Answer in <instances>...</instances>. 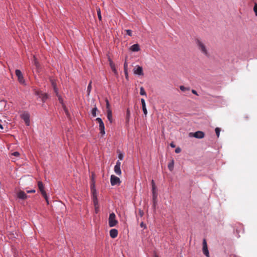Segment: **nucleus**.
Here are the masks:
<instances>
[{
  "label": "nucleus",
  "instance_id": "51",
  "mask_svg": "<svg viewBox=\"0 0 257 257\" xmlns=\"http://www.w3.org/2000/svg\"><path fill=\"white\" fill-rule=\"evenodd\" d=\"M59 100L60 101V102L62 101V98L60 97H59Z\"/></svg>",
  "mask_w": 257,
  "mask_h": 257
},
{
  "label": "nucleus",
  "instance_id": "35",
  "mask_svg": "<svg viewBox=\"0 0 257 257\" xmlns=\"http://www.w3.org/2000/svg\"><path fill=\"white\" fill-rule=\"evenodd\" d=\"M42 195L44 197L45 199L46 200L47 204H49V200H48V196L47 195L46 193H45V195Z\"/></svg>",
  "mask_w": 257,
  "mask_h": 257
},
{
  "label": "nucleus",
  "instance_id": "45",
  "mask_svg": "<svg viewBox=\"0 0 257 257\" xmlns=\"http://www.w3.org/2000/svg\"><path fill=\"white\" fill-rule=\"evenodd\" d=\"M36 192L35 190L34 189H33V190H27V192L28 193H35Z\"/></svg>",
  "mask_w": 257,
  "mask_h": 257
},
{
  "label": "nucleus",
  "instance_id": "43",
  "mask_svg": "<svg viewBox=\"0 0 257 257\" xmlns=\"http://www.w3.org/2000/svg\"><path fill=\"white\" fill-rule=\"evenodd\" d=\"M100 134L101 137H102L105 134L104 130H100Z\"/></svg>",
  "mask_w": 257,
  "mask_h": 257
},
{
  "label": "nucleus",
  "instance_id": "9",
  "mask_svg": "<svg viewBox=\"0 0 257 257\" xmlns=\"http://www.w3.org/2000/svg\"><path fill=\"white\" fill-rule=\"evenodd\" d=\"M203 253L207 256L209 257V253L207 248V242L205 239H204L203 240V248H202Z\"/></svg>",
  "mask_w": 257,
  "mask_h": 257
},
{
  "label": "nucleus",
  "instance_id": "21",
  "mask_svg": "<svg viewBox=\"0 0 257 257\" xmlns=\"http://www.w3.org/2000/svg\"><path fill=\"white\" fill-rule=\"evenodd\" d=\"M153 193V206L155 207L156 204L157 203V193L156 191H152Z\"/></svg>",
  "mask_w": 257,
  "mask_h": 257
},
{
  "label": "nucleus",
  "instance_id": "42",
  "mask_svg": "<svg viewBox=\"0 0 257 257\" xmlns=\"http://www.w3.org/2000/svg\"><path fill=\"white\" fill-rule=\"evenodd\" d=\"M215 130V133H216V136L218 138L219 136V133H220V130Z\"/></svg>",
  "mask_w": 257,
  "mask_h": 257
},
{
  "label": "nucleus",
  "instance_id": "1",
  "mask_svg": "<svg viewBox=\"0 0 257 257\" xmlns=\"http://www.w3.org/2000/svg\"><path fill=\"white\" fill-rule=\"evenodd\" d=\"M196 43L199 49L201 51V52L203 53L205 56H208L209 54L205 45L198 39L196 40Z\"/></svg>",
  "mask_w": 257,
  "mask_h": 257
},
{
  "label": "nucleus",
  "instance_id": "18",
  "mask_svg": "<svg viewBox=\"0 0 257 257\" xmlns=\"http://www.w3.org/2000/svg\"><path fill=\"white\" fill-rule=\"evenodd\" d=\"M141 103L142 104V108L144 113L146 115L147 114V110L146 106V103L144 98L141 99Z\"/></svg>",
  "mask_w": 257,
  "mask_h": 257
},
{
  "label": "nucleus",
  "instance_id": "44",
  "mask_svg": "<svg viewBox=\"0 0 257 257\" xmlns=\"http://www.w3.org/2000/svg\"><path fill=\"white\" fill-rule=\"evenodd\" d=\"M118 158H119L120 160H122L123 159V154H121V153H120V154H119L118 155Z\"/></svg>",
  "mask_w": 257,
  "mask_h": 257
},
{
  "label": "nucleus",
  "instance_id": "34",
  "mask_svg": "<svg viewBox=\"0 0 257 257\" xmlns=\"http://www.w3.org/2000/svg\"><path fill=\"white\" fill-rule=\"evenodd\" d=\"M253 11L255 13V16H257V4H255L254 6Z\"/></svg>",
  "mask_w": 257,
  "mask_h": 257
},
{
  "label": "nucleus",
  "instance_id": "32",
  "mask_svg": "<svg viewBox=\"0 0 257 257\" xmlns=\"http://www.w3.org/2000/svg\"><path fill=\"white\" fill-rule=\"evenodd\" d=\"M151 184H152V191H156V187L155 182L153 180H152Z\"/></svg>",
  "mask_w": 257,
  "mask_h": 257
},
{
  "label": "nucleus",
  "instance_id": "15",
  "mask_svg": "<svg viewBox=\"0 0 257 257\" xmlns=\"http://www.w3.org/2000/svg\"><path fill=\"white\" fill-rule=\"evenodd\" d=\"M130 50L133 52H138L140 50V47L138 44L133 45L130 47Z\"/></svg>",
  "mask_w": 257,
  "mask_h": 257
},
{
  "label": "nucleus",
  "instance_id": "11",
  "mask_svg": "<svg viewBox=\"0 0 257 257\" xmlns=\"http://www.w3.org/2000/svg\"><path fill=\"white\" fill-rule=\"evenodd\" d=\"M38 188L40 190L42 195H45L46 193V192L44 190V186L43 185L42 182H41L40 181L38 182Z\"/></svg>",
  "mask_w": 257,
  "mask_h": 257
},
{
  "label": "nucleus",
  "instance_id": "30",
  "mask_svg": "<svg viewBox=\"0 0 257 257\" xmlns=\"http://www.w3.org/2000/svg\"><path fill=\"white\" fill-rule=\"evenodd\" d=\"M180 89L182 91H185L186 90L189 91L190 90V88L189 87H185V86L181 85L180 86Z\"/></svg>",
  "mask_w": 257,
  "mask_h": 257
},
{
  "label": "nucleus",
  "instance_id": "40",
  "mask_svg": "<svg viewBox=\"0 0 257 257\" xmlns=\"http://www.w3.org/2000/svg\"><path fill=\"white\" fill-rule=\"evenodd\" d=\"M175 153H176L178 154V153H180V152H181V149H180L179 147H178V148H177L175 149Z\"/></svg>",
  "mask_w": 257,
  "mask_h": 257
},
{
  "label": "nucleus",
  "instance_id": "41",
  "mask_svg": "<svg viewBox=\"0 0 257 257\" xmlns=\"http://www.w3.org/2000/svg\"><path fill=\"white\" fill-rule=\"evenodd\" d=\"M51 83L53 88H54V87H57L56 83L54 80H51Z\"/></svg>",
  "mask_w": 257,
  "mask_h": 257
},
{
  "label": "nucleus",
  "instance_id": "5",
  "mask_svg": "<svg viewBox=\"0 0 257 257\" xmlns=\"http://www.w3.org/2000/svg\"><path fill=\"white\" fill-rule=\"evenodd\" d=\"M21 117L25 121L27 126L30 125V114L27 112H25L21 114Z\"/></svg>",
  "mask_w": 257,
  "mask_h": 257
},
{
  "label": "nucleus",
  "instance_id": "53",
  "mask_svg": "<svg viewBox=\"0 0 257 257\" xmlns=\"http://www.w3.org/2000/svg\"><path fill=\"white\" fill-rule=\"evenodd\" d=\"M155 257H158V255H155Z\"/></svg>",
  "mask_w": 257,
  "mask_h": 257
},
{
  "label": "nucleus",
  "instance_id": "4",
  "mask_svg": "<svg viewBox=\"0 0 257 257\" xmlns=\"http://www.w3.org/2000/svg\"><path fill=\"white\" fill-rule=\"evenodd\" d=\"M16 75L18 77V79L20 83L23 85H26L25 80L20 70H16Z\"/></svg>",
  "mask_w": 257,
  "mask_h": 257
},
{
  "label": "nucleus",
  "instance_id": "50",
  "mask_svg": "<svg viewBox=\"0 0 257 257\" xmlns=\"http://www.w3.org/2000/svg\"><path fill=\"white\" fill-rule=\"evenodd\" d=\"M108 61H109V64H110L111 62H113L112 61V60L110 58H108Z\"/></svg>",
  "mask_w": 257,
  "mask_h": 257
},
{
  "label": "nucleus",
  "instance_id": "29",
  "mask_svg": "<svg viewBox=\"0 0 257 257\" xmlns=\"http://www.w3.org/2000/svg\"><path fill=\"white\" fill-rule=\"evenodd\" d=\"M105 102H106V108L107 111H108V110H111V109L110 108V104H109V101L107 98L105 99Z\"/></svg>",
  "mask_w": 257,
  "mask_h": 257
},
{
  "label": "nucleus",
  "instance_id": "25",
  "mask_svg": "<svg viewBox=\"0 0 257 257\" xmlns=\"http://www.w3.org/2000/svg\"><path fill=\"white\" fill-rule=\"evenodd\" d=\"M91 84H92V81H90L89 83V84H88V85L87 89V95H89L90 93L91 90V89H92Z\"/></svg>",
  "mask_w": 257,
  "mask_h": 257
},
{
  "label": "nucleus",
  "instance_id": "7",
  "mask_svg": "<svg viewBox=\"0 0 257 257\" xmlns=\"http://www.w3.org/2000/svg\"><path fill=\"white\" fill-rule=\"evenodd\" d=\"M121 162L119 161H117L116 163V165L114 168V171L116 175L120 176L121 174V171L120 169Z\"/></svg>",
  "mask_w": 257,
  "mask_h": 257
},
{
  "label": "nucleus",
  "instance_id": "20",
  "mask_svg": "<svg viewBox=\"0 0 257 257\" xmlns=\"http://www.w3.org/2000/svg\"><path fill=\"white\" fill-rule=\"evenodd\" d=\"M92 200L93 202V204L94 206H99L98 205V201L97 198V194H92Z\"/></svg>",
  "mask_w": 257,
  "mask_h": 257
},
{
  "label": "nucleus",
  "instance_id": "48",
  "mask_svg": "<svg viewBox=\"0 0 257 257\" xmlns=\"http://www.w3.org/2000/svg\"><path fill=\"white\" fill-rule=\"evenodd\" d=\"M191 91H192L193 94H194L195 95H198L197 91L195 90L192 89Z\"/></svg>",
  "mask_w": 257,
  "mask_h": 257
},
{
  "label": "nucleus",
  "instance_id": "6",
  "mask_svg": "<svg viewBox=\"0 0 257 257\" xmlns=\"http://www.w3.org/2000/svg\"><path fill=\"white\" fill-rule=\"evenodd\" d=\"M110 183L112 186L115 185H119L120 183V181L118 177L112 175L110 177Z\"/></svg>",
  "mask_w": 257,
  "mask_h": 257
},
{
  "label": "nucleus",
  "instance_id": "38",
  "mask_svg": "<svg viewBox=\"0 0 257 257\" xmlns=\"http://www.w3.org/2000/svg\"><path fill=\"white\" fill-rule=\"evenodd\" d=\"M53 89H54V91L55 92V93L56 94L57 96H58V89L57 88V87H54V88H53Z\"/></svg>",
  "mask_w": 257,
  "mask_h": 257
},
{
  "label": "nucleus",
  "instance_id": "39",
  "mask_svg": "<svg viewBox=\"0 0 257 257\" xmlns=\"http://www.w3.org/2000/svg\"><path fill=\"white\" fill-rule=\"evenodd\" d=\"M124 75H125V78L128 80V71H124Z\"/></svg>",
  "mask_w": 257,
  "mask_h": 257
},
{
  "label": "nucleus",
  "instance_id": "12",
  "mask_svg": "<svg viewBox=\"0 0 257 257\" xmlns=\"http://www.w3.org/2000/svg\"><path fill=\"white\" fill-rule=\"evenodd\" d=\"M17 197L21 199L25 200L27 199V195L24 191L20 190L17 193Z\"/></svg>",
  "mask_w": 257,
  "mask_h": 257
},
{
  "label": "nucleus",
  "instance_id": "14",
  "mask_svg": "<svg viewBox=\"0 0 257 257\" xmlns=\"http://www.w3.org/2000/svg\"><path fill=\"white\" fill-rule=\"evenodd\" d=\"M110 236L111 238H114L118 235V231L116 229H112L109 231Z\"/></svg>",
  "mask_w": 257,
  "mask_h": 257
},
{
  "label": "nucleus",
  "instance_id": "47",
  "mask_svg": "<svg viewBox=\"0 0 257 257\" xmlns=\"http://www.w3.org/2000/svg\"><path fill=\"white\" fill-rule=\"evenodd\" d=\"M140 226L141 227H144V228H146V225L145 223H144V222H141V223L140 224Z\"/></svg>",
  "mask_w": 257,
  "mask_h": 257
},
{
  "label": "nucleus",
  "instance_id": "28",
  "mask_svg": "<svg viewBox=\"0 0 257 257\" xmlns=\"http://www.w3.org/2000/svg\"><path fill=\"white\" fill-rule=\"evenodd\" d=\"M140 94L141 95H145V96H147V94H146V92L144 88L143 87H141L140 88Z\"/></svg>",
  "mask_w": 257,
  "mask_h": 257
},
{
  "label": "nucleus",
  "instance_id": "10",
  "mask_svg": "<svg viewBox=\"0 0 257 257\" xmlns=\"http://www.w3.org/2000/svg\"><path fill=\"white\" fill-rule=\"evenodd\" d=\"M134 73L139 75H143L144 73L142 67L137 65L134 69Z\"/></svg>",
  "mask_w": 257,
  "mask_h": 257
},
{
  "label": "nucleus",
  "instance_id": "3",
  "mask_svg": "<svg viewBox=\"0 0 257 257\" xmlns=\"http://www.w3.org/2000/svg\"><path fill=\"white\" fill-rule=\"evenodd\" d=\"M35 94L39 98H41L43 102H45L48 98V94L47 93H43L42 91L36 90L35 91Z\"/></svg>",
  "mask_w": 257,
  "mask_h": 257
},
{
  "label": "nucleus",
  "instance_id": "37",
  "mask_svg": "<svg viewBox=\"0 0 257 257\" xmlns=\"http://www.w3.org/2000/svg\"><path fill=\"white\" fill-rule=\"evenodd\" d=\"M12 155L15 156V157H19L20 153L18 152H15L12 154Z\"/></svg>",
  "mask_w": 257,
  "mask_h": 257
},
{
  "label": "nucleus",
  "instance_id": "49",
  "mask_svg": "<svg viewBox=\"0 0 257 257\" xmlns=\"http://www.w3.org/2000/svg\"><path fill=\"white\" fill-rule=\"evenodd\" d=\"M170 146L172 147V148H175V145L173 143H171L170 144Z\"/></svg>",
  "mask_w": 257,
  "mask_h": 257
},
{
  "label": "nucleus",
  "instance_id": "31",
  "mask_svg": "<svg viewBox=\"0 0 257 257\" xmlns=\"http://www.w3.org/2000/svg\"><path fill=\"white\" fill-rule=\"evenodd\" d=\"M0 105H1L2 106L5 107L6 105V101L4 100H0ZM2 109V108H0V110H1Z\"/></svg>",
  "mask_w": 257,
  "mask_h": 257
},
{
  "label": "nucleus",
  "instance_id": "52",
  "mask_svg": "<svg viewBox=\"0 0 257 257\" xmlns=\"http://www.w3.org/2000/svg\"><path fill=\"white\" fill-rule=\"evenodd\" d=\"M0 128H3V125L0 123Z\"/></svg>",
  "mask_w": 257,
  "mask_h": 257
},
{
  "label": "nucleus",
  "instance_id": "26",
  "mask_svg": "<svg viewBox=\"0 0 257 257\" xmlns=\"http://www.w3.org/2000/svg\"><path fill=\"white\" fill-rule=\"evenodd\" d=\"M131 115V112L129 108H127L126 110V122L127 123Z\"/></svg>",
  "mask_w": 257,
  "mask_h": 257
},
{
  "label": "nucleus",
  "instance_id": "22",
  "mask_svg": "<svg viewBox=\"0 0 257 257\" xmlns=\"http://www.w3.org/2000/svg\"><path fill=\"white\" fill-rule=\"evenodd\" d=\"M109 65L113 72L114 73L115 75H117L118 74V73L115 68L114 63L113 62H111Z\"/></svg>",
  "mask_w": 257,
  "mask_h": 257
},
{
  "label": "nucleus",
  "instance_id": "13",
  "mask_svg": "<svg viewBox=\"0 0 257 257\" xmlns=\"http://www.w3.org/2000/svg\"><path fill=\"white\" fill-rule=\"evenodd\" d=\"M90 188L92 195L97 194L96 189L95 187V182L93 178H92V183L90 185Z\"/></svg>",
  "mask_w": 257,
  "mask_h": 257
},
{
  "label": "nucleus",
  "instance_id": "2",
  "mask_svg": "<svg viewBox=\"0 0 257 257\" xmlns=\"http://www.w3.org/2000/svg\"><path fill=\"white\" fill-rule=\"evenodd\" d=\"M118 221L116 219L115 214L112 212L109 214L108 218V224L110 227H113L116 225Z\"/></svg>",
  "mask_w": 257,
  "mask_h": 257
},
{
  "label": "nucleus",
  "instance_id": "17",
  "mask_svg": "<svg viewBox=\"0 0 257 257\" xmlns=\"http://www.w3.org/2000/svg\"><path fill=\"white\" fill-rule=\"evenodd\" d=\"M107 118L108 120L109 121V123H112L113 119L111 110H108V111H107Z\"/></svg>",
  "mask_w": 257,
  "mask_h": 257
},
{
  "label": "nucleus",
  "instance_id": "27",
  "mask_svg": "<svg viewBox=\"0 0 257 257\" xmlns=\"http://www.w3.org/2000/svg\"><path fill=\"white\" fill-rule=\"evenodd\" d=\"M96 11H97V14L99 20V21H101L102 17H101V11H100V8H97L96 9Z\"/></svg>",
  "mask_w": 257,
  "mask_h": 257
},
{
  "label": "nucleus",
  "instance_id": "33",
  "mask_svg": "<svg viewBox=\"0 0 257 257\" xmlns=\"http://www.w3.org/2000/svg\"><path fill=\"white\" fill-rule=\"evenodd\" d=\"M125 31L126 33V34L130 36H132V31L131 30H125Z\"/></svg>",
  "mask_w": 257,
  "mask_h": 257
},
{
  "label": "nucleus",
  "instance_id": "24",
  "mask_svg": "<svg viewBox=\"0 0 257 257\" xmlns=\"http://www.w3.org/2000/svg\"><path fill=\"white\" fill-rule=\"evenodd\" d=\"M97 111V108L95 105L94 107L92 108L91 110V114L93 117H95L96 115V111Z\"/></svg>",
  "mask_w": 257,
  "mask_h": 257
},
{
  "label": "nucleus",
  "instance_id": "23",
  "mask_svg": "<svg viewBox=\"0 0 257 257\" xmlns=\"http://www.w3.org/2000/svg\"><path fill=\"white\" fill-rule=\"evenodd\" d=\"M174 161L172 160L168 165V169L170 171H172L174 169Z\"/></svg>",
  "mask_w": 257,
  "mask_h": 257
},
{
  "label": "nucleus",
  "instance_id": "8",
  "mask_svg": "<svg viewBox=\"0 0 257 257\" xmlns=\"http://www.w3.org/2000/svg\"><path fill=\"white\" fill-rule=\"evenodd\" d=\"M189 136L198 139H202L204 137V134L201 131H197L195 133H190Z\"/></svg>",
  "mask_w": 257,
  "mask_h": 257
},
{
  "label": "nucleus",
  "instance_id": "46",
  "mask_svg": "<svg viewBox=\"0 0 257 257\" xmlns=\"http://www.w3.org/2000/svg\"><path fill=\"white\" fill-rule=\"evenodd\" d=\"M95 207V212L96 213H97L99 211V206H94Z\"/></svg>",
  "mask_w": 257,
  "mask_h": 257
},
{
  "label": "nucleus",
  "instance_id": "36",
  "mask_svg": "<svg viewBox=\"0 0 257 257\" xmlns=\"http://www.w3.org/2000/svg\"><path fill=\"white\" fill-rule=\"evenodd\" d=\"M123 69H124V71H127V64L126 61L124 63Z\"/></svg>",
  "mask_w": 257,
  "mask_h": 257
},
{
  "label": "nucleus",
  "instance_id": "16",
  "mask_svg": "<svg viewBox=\"0 0 257 257\" xmlns=\"http://www.w3.org/2000/svg\"><path fill=\"white\" fill-rule=\"evenodd\" d=\"M33 63L36 66L37 70H39L41 68L40 64L35 56H33Z\"/></svg>",
  "mask_w": 257,
  "mask_h": 257
},
{
  "label": "nucleus",
  "instance_id": "19",
  "mask_svg": "<svg viewBox=\"0 0 257 257\" xmlns=\"http://www.w3.org/2000/svg\"><path fill=\"white\" fill-rule=\"evenodd\" d=\"M96 121L99 123V128H105L104 124L101 118L98 117L96 118Z\"/></svg>",
  "mask_w": 257,
  "mask_h": 257
}]
</instances>
